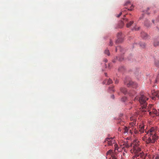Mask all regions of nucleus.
<instances>
[{
	"mask_svg": "<svg viewBox=\"0 0 159 159\" xmlns=\"http://www.w3.org/2000/svg\"><path fill=\"white\" fill-rule=\"evenodd\" d=\"M135 119V118L134 117H130V120L131 121H132V120L134 121Z\"/></svg>",
	"mask_w": 159,
	"mask_h": 159,
	"instance_id": "obj_31",
	"label": "nucleus"
},
{
	"mask_svg": "<svg viewBox=\"0 0 159 159\" xmlns=\"http://www.w3.org/2000/svg\"><path fill=\"white\" fill-rule=\"evenodd\" d=\"M122 69H123V70L124 69V67H120V68H119V71H122Z\"/></svg>",
	"mask_w": 159,
	"mask_h": 159,
	"instance_id": "obj_29",
	"label": "nucleus"
},
{
	"mask_svg": "<svg viewBox=\"0 0 159 159\" xmlns=\"http://www.w3.org/2000/svg\"><path fill=\"white\" fill-rule=\"evenodd\" d=\"M105 75L106 76H107V73H105Z\"/></svg>",
	"mask_w": 159,
	"mask_h": 159,
	"instance_id": "obj_45",
	"label": "nucleus"
},
{
	"mask_svg": "<svg viewBox=\"0 0 159 159\" xmlns=\"http://www.w3.org/2000/svg\"><path fill=\"white\" fill-rule=\"evenodd\" d=\"M156 132V128L154 127L151 128L148 131H145L146 134L142 138V139L148 144L154 143L158 138Z\"/></svg>",
	"mask_w": 159,
	"mask_h": 159,
	"instance_id": "obj_1",
	"label": "nucleus"
},
{
	"mask_svg": "<svg viewBox=\"0 0 159 159\" xmlns=\"http://www.w3.org/2000/svg\"><path fill=\"white\" fill-rule=\"evenodd\" d=\"M123 59V58L122 57H120V58L119 57H118V60L120 61H122Z\"/></svg>",
	"mask_w": 159,
	"mask_h": 159,
	"instance_id": "obj_32",
	"label": "nucleus"
},
{
	"mask_svg": "<svg viewBox=\"0 0 159 159\" xmlns=\"http://www.w3.org/2000/svg\"><path fill=\"white\" fill-rule=\"evenodd\" d=\"M133 143H134V144H135H135H138V143H136V142H134V143H132V144H130V145H129L130 144H126L125 145V147H126L127 148H129L130 146H131V144H133Z\"/></svg>",
	"mask_w": 159,
	"mask_h": 159,
	"instance_id": "obj_17",
	"label": "nucleus"
},
{
	"mask_svg": "<svg viewBox=\"0 0 159 159\" xmlns=\"http://www.w3.org/2000/svg\"><path fill=\"white\" fill-rule=\"evenodd\" d=\"M144 25L147 27H149L150 26V25L148 20H146L145 21Z\"/></svg>",
	"mask_w": 159,
	"mask_h": 159,
	"instance_id": "obj_19",
	"label": "nucleus"
},
{
	"mask_svg": "<svg viewBox=\"0 0 159 159\" xmlns=\"http://www.w3.org/2000/svg\"><path fill=\"white\" fill-rule=\"evenodd\" d=\"M145 126L143 125H140L139 126V131L140 132L141 134H142L144 132V131H147L145 129H144Z\"/></svg>",
	"mask_w": 159,
	"mask_h": 159,
	"instance_id": "obj_10",
	"label": "nucleus"
},
{
	"mask_svg": "<svg viewBox=\"0 0 159 159\" xmlns=\"http://www.w3.org/2000/svg\"><path fill=\"white\" fill-rule=\"evenodd\" d=\"M120 48V47H119H119H117V48H116V51H117V49H118V48Z\"/></svg>",
	"mask_w": 159,
	"mask_h": 159,
	"instance_id": "obj_37",
	"label": "nucleus"
},
{
	"mask_svg": "<svg viewBox=\"0 0 159 159\" xmlns=\"http://www.w3.org/2000/svg\"><path fill=\"white\" fill-rule=\"evenodd\" d=\"M122 33L119 32L117 35V39L116 41V43H121L123 41V39L121 36Z\"/></svg>",
	"mask_w": 159,
	"mask_h": 159,
	"instance_id": "obj_9",
	"label": "nucleus"
},
{
	"mask_svg": "<svg viewBox=\"0 0 159 159\" xmlns=\"http://www.w3.org/2000/svg\"><path fill=\"white\" fill-rule=\"evenodd\" d=\"M132 127H127L126 126H124V133L125 134H133V132L132 129H131Z\"/></svg>",
	"mask_w": 159,
	"mask_h": 159,
	"instance_id": "obj_7",
	"label": "nucleus"
},
{
	"mask_svg": "<svg viewBox=\"0 0 159 159\" xmlns=\"http://www.w3.org/2000/svg\"><path fill=\"white\" fill-rule=\"evenodd\" d=\"M113 89V87L112 88H111V90H112V91H113L114 90Z\"/></svg>",
	"mask_w": 159,
	"mask_h": 159,
	"instance_id": "obj_41",
	"label": "nucleus"
},
{
	"mask_svg": "<svg viewBox=\"0 0 159 159\" xmlns=\"http://www.w3.org/2000/svg\"><path fill=\"white\" fill-rule=\"evenodd\" d=\"M124 83L128 87L132 86L133 88H136L138 86V84L136 83H134L131 80H129L128 83H127L126 80L125 81Z\"/></svg>",
	"mask_w": 159,
	"mask_h": 159,
	"instance_id": "obj_5",
	"label": "nucleus"
},
{
	"mask_svg": "<svg viewBox=\"0 0 159 159\" xmlns=\"http://www.w3.org/2000/svg\"><path fill=\"white\" fill-rule=\"evenodd\" d=\"M133 130V132H134V134H137L139 133V132L136 129V128H135L134 129H132Z\"/></svg>",
	"mask_w": 159,
	"mask_h": 159,
	"instance_id": "obj_18",
	"label": "nucleus"
},
{
	"mask_svg": "<svg viewBox=\"0 0 159 159\" xmlns=\"http://www.w3.org/2000/svg\"><path fill=\"white\" fill-rule=\"evenodd\" d=\"M111 155V157H113L114 159H116V158L114 156L113 151L112 150H109L107 153V156Z\"/></svg>",
	"mask_w": 159,
	"mask_h": 159,
	"instance_id": "obj_11",
	"label": "nucleus"
},
{
	"mask_svg": "<svg viewBox=\"0 0 159 159\" xmlns=\"http://www.w3.org/2000/svg\"><path fill=\"white\" fill-rule=\"evenodd\" d=\"M135 92L134 90H132L129 92V94L130 96L132 97L133 96H135Z\"/></svg>",
	"mask_w": 159,
	"mask_h": 159,
	"instance_id": "obj_13",
	"label": "nucleus"
},
{
	"mask_svg": "<svg viewBox=\"0 0 159 159\" xmlns=\"http://www.w3.org/2000/svg\"><path fill=\"white\" fill-rule=\"evenodd\" d=\"M158 80H159V74H158L157 77L156 78V79L155 81V83H157Z\"/></svg>",
	"mask_w": 159,
	"mask_h": 159,
	"instance_id": "obj_28",
	"label": "nucleus"
},
{
	"mask_svg": "<svg viewBox=\"0 0 159 159\" xmlns=\"http://www.w3.org/2000/svg\"><path fill=\"white\" fill-rule=\"evenodd\" d=\"M114 95H112L111 96V97L113 98H114Z\"/></svg>",
	"mask_w": 159,
	"mask_h": 159,
	"instance_id": "obj_43",
	"label": "nucleus"
},
{
	"mask_svg": "<svg viewBox=\"0 0 159 159\" xmlns=\"http://www.w3.org/2000/svg\"><path fill=\"white\" fill-rule=\"evenodd\" d=\"M112 45H113V43H112V42L111 41V40H110V43H109V45H111V46H112Z\"/></svg>",
	"mask_w": 159,
	"mask_h": 159,
	"instance_id": "obj_34",
	"label": "nucleus"
},
{
	"mask_svg": "<svg viewBox=\"0 0 159 159\" xmlns=\"http://www.w3.org/2000/svg\"><path fill=\"white\" fill-rule=\"evenodd\" d=\"M104 61L106 62H107V59L105 60Z\"/></svg>",
	"mask_w": 159,
	"mask_h": 159,
	"instance_id": "obj_40",
	"label": "nucleus"
},
{
	"mask_svg": "<svg viewBox=\"0 0 159 159\" xmlns=\"http://www.w3.org/2000/svg\"><path fill=\"white\" fill-rule=\"evenodd\" d=\"M125 20L126 21H127V20H127V19H125Z\"/></svg>",
	"mask_w": 159,
	"mask_h": 159,
	"instance_id": "obj_47",
	"label": "nucleus"
},
{
	"mask_svg": "<svg viewBox=\"0 0 159 159\" xmlns=\"http://www.w3.org/2000/svg\"><path fill=\"white\" fill-rule=\"evenodd\" d=\"M127 9L126 8H125V9L124 10H123L122 11H125Z\"/></svg>",
	"mask_w": 159,
	"mask_h": 159,
	"instance_id": "obj_44",
	"label": "nucleus"
},
{
	"mask_svg": "<svg viewBox=\"0 0 159 159\" xmlns=\"http://www.w3.org/2000/svg\"><path fill=\"white\" fill-rule=\"evenodd\" d=\"M105 53L107 54V55L109 56L110 55V53L109 50L106 49L105 51Z\"/></svg>",
	"mask_w": 159,
	"mask_h": 159,
	"instance_id": "obj_23",
	"label": "nucleus"
},
{
	"mask_svg": "<svg viewBox=\"0 0 159 159\" xmlns=\"http://www.w3.org/2000/svg\"><path fill=\"white\" fill-rule=\"evenodd\" d=\"M130 1H129V0L127 1H126V3H125V6H127V5H128L129 4H130Z\"/></svg>",
	"mask_w": 159,
	"mask_h": 159,
	"instance_id": "obj_26",
	"label": "nucleus"
},
{
	"mask_svg": "<svg viewBox=\"0 0 159 159\" xmlns=\"http://www.w3.org/2000/svg\"><path fill=\"white\" fill-rule=\"evenodd\" d=\"M118 82H119L118 80H115V83L116 84H117L118 83Z\"/></svg>",
	"mask_w": 159,
	"mask_h": 159,
	"instance_id": "obj_35",
	"label": "nucleus"
},
{
	"mask_svg": "<svg viewBox=\"0 0 159 159\" xmlns=\"http://www.w3.org/2000/svg\"><path fill=\"white\" fill-rule=\"evenodd\" d=\"M125 153L124 152L123 153V155L124 156H125Z\"/></svg>",
	"mask_w": 159,
	"mask_h": 159,
	"instance_id": "obj_42",
	"label": "nucleus"
},
{
	"mask_svg": "<svg viewBox=\"0 0 159 159\" xmlns=\"http://www.w3.org/2000/svg\"><path fill=\"white\" fill-rule=\"evenodd\" d=\"M130 125L131 126V127H132L131 129H134L135 128L134 126V125L136 124L135 121H134L133 122L130 123Z\"/></svg>",
	"mask_w": 159,
	"mask_h": 159,
	"instance_id": "obj_12",
	"label": "nucleus"
},
{
	"mask_svg": "<svg viewBox=\"0 0 159 159\" xmlns=\"http://www.w3.org/2000/svg\"><path fill=\"white\" fill-rule=\"evenodd\" d=\"M133 23V21H130L129 23H128L126 24V26L127 27H129Z\"/></svg>",
	"mask_w": 159,
	"mask_h": 159,
	"instance_id": "obj_20",
	"label": "nucleus"
},
{
	"mask_svg": "<svg viewBox=\"0 0 159 159\" xmlns=\"http://www.w3.org/2000/svg\"><path fill=\"white\" fill-rule=\"evenodd\" d=\"M145 159H150V158H146Z\"/></svg>",
	"mask_w": 159,
	"mask_h": 159,
	"instance_id": "obj_46",
	"label": "nucleus"
},
{
	"mask_svg": "<svg viewBox=\"0 0 159 159\" xmlns=\"http://www.w3.org/2000/svg\"><path fill=\"white\" fill-rule=\"evenodd\" d=\"M105 143L108 146H111L115 143V140L112 138H107L105 141Z\"/></svg>",
	"mask_w": 159,
	"mask_h": 159,
	"instance_id": "obj_6",
	"label": "nucleus"
},
{
	"mask_svg": "<svg viewBox=\"0 0 159 159\" xmlns=\"http://www.w3.org/2000/svg\"><path fill=\"white\" fill-rule=\"evenodd\" d=\"M136 99V100H137V99H138V98H137L136 97L135 98H134V100L135 101V100Z\"/></svg>",
	"mask_w": 159,
	"mask_h": 159,
	"instance_id": "obj_39",
	"label": "nucleus"
},
{
	"mask_svg": "<svg viewBox=\"0 0 159 159\" xmlns=\"http://www.w3.org/2000/svg\"><path fill=\"white\" fill-rule=\"evenodd\" d=\"M126 99L127 98L126 97H123L121 98V101L123 102H125L126 100Z\"/></svg>",
	"mask_w": 159,
	"mask_h": 159,
	"instance_id": "obj_27",
	"label": "nucleus"
},
{
	"mask_svg": "<svg viewBox=\"0 0 159 159\" xmlns=\"http://www.w3.org/2000/svg\"><path fill=\"white\" fill-rule=\"evenodd\" d=\"M152 22L153 23H154V20H152Z\"/></svg>",
	"mask_w": 159,
	"mask_h": 159,
	"instance_id": "obj_48",
	"label": "nucleus"
},
{
	"mask_svg": "<svg viewBox=\"0 0 159 159\" xmlns=\"http://www.w3.org/2000/svg\"><path fill=\"white\" fill-rule=\"evenodd\" d=\"M120 91L121 92L123 93L124 94H126L127 93V91L125 88H122L120 89Z\"/></svg>",
	"mask_w": 159,
	"mask_h": 159,
	"instance_id": "obj_14",
	"label": "nucleus"
},
{
	"mask_svg": "<svg viewBox=\"0 0 159 159\" xmlns=\"http://www.w3.org/2000/svg\"><path fill=\"white\" fill-rule=\"evenodd\" d=\"M140 29V27H137V26H136V27H135L133 29H132V30H134L135 31H137V30H138Z\"/></svg>",
	"mask_w": 159,
	"mask_h": 159,
	"instance_id": "obj_24",
	"label": "nucleus"
},
{
	"mask_svg": "<svg viewBox=\"0 0 159 159\" xmlns=\"http://www.w3.org/2000/svg\"><path fill=\"white\" fill-rule=\"evenodd\" d=\"M139 45L142 48H144L146 45L144 43H140Z\"/></svg>",
	"mask_w": 159,
	"mask_h": 159,
	"instance_id": "obj_22",
	"label": "nucleus"
},
{
	"mask_svg": "<svg viewBox=\"0 0 159 159\" xmlns=\"http://www.w3.org/2000/svg\"><path fill=\"white\" fill-rule=\"evenodd\" d=\"M152 105H150L147 111L149 112V115L152 117L159 116V110L157 111L154 108Z\"/></svg>",
	"mask_w": 159,
	"mask_h": 159,
	"instance_id": "obj_3",
	"label": "nucleus"
},
{
	"mask_svg": "<svg viewBox=\"0 0 159 159\" xmlns=\"http://www.w3.org/2000/svg\"><path fill=\"white\" fill-rule=\"evenodd\" d=\"M131 146L133 147V152L135 154V157H140L142 159H145L147 158V155L143 152H140L141 149L139 147L138 144L133 143L131 145Z\"/></svg>",
	"mask_w": 159,
	"mask_h": 159,
	"instance_id": "obj_2",
	"label": "nucleus"
},
{
	"mask_svg": "<svg viewBox=\"0 0 159 159\" xmlns=\"http://www.w3.org/2000/svg\"><path fill=\"white\" fill-rule=\"evenodd\" d=\"M112 83V80L110 79L108 80H107V84L109 85L111 84Z\"/></svg>",
	"mask_w": 159,
	"mask_h": 159,
	"instance_id": "obj_21",
	"label": "nucleus"
},
{
	"mask_svg": "<svg viewBox=\"0 0 159 159\" xmlns=\"http://www.w3.org/2000/svg\"><path fill=\"white\" fill-rule=\"evenodd\" d=\"M141 35L142 38L145 39L146 38L148 35L146 33L143 32L141 33Z\"/></svg>",
	"mask_w": 159,
	"mask_h": 159,
	"instance_id": "obj_15",
	"label": "nucleus"
},
{
	"mask_svg": "<svg viewBox=\"0 0 159 159\" xmlns=\"http://www.w3.org/2000/svg\"><path fill=\"white\" fill-rule=\"evenodd\" d=\"M155 64L157 66H159V61H156L155 62Z\"/></svg>",
	"mask_w": 159,
	"mask_h": 159,
	"instance_id": "obj_25",
	"label": "nucleus"
},
{
	"mask_svg": "<svg viewBox=\"0 0 159 159\" xmlns=\"http://www.w3.org/2000/svg\"><path fill=\"white\" fill-rule=\"evenodd\" d=\"M148 99V98H146L144 95H141L139 98V101L140 103L141 107L143 109L146 108L147 103L146 101Z\"/></svg>",
	"mask_w": 159,
	"mask_h": 159,
	"instance_id": "obj_4",
	"label": "nucleus"
},
{
	"mask_svg": "<svg viewBox=\"0 0 159 159\" xmlns=\"http://www.w3.org/2000/svg\"><path fill=\"white\" fill-rule=\"evenodd\" d=\"M118 131H121V129L120 128H119L118 129Z\"/></svg>",
	"mask_w": 159,
	"mask_h": 159,
	"instance_id": "obj_38",
	"label": "nucleus"
},
{
	"mask_svg": "<svg viewBox=\"0 0 159 159\" xmlns=\"http://www.w3.org/2000/svg\"><path fill=\"white\" fill-rule=\"evenodd\" d=\"M152 99L153 100H155L156 98H159V92L158 91L153 90L152 91Z\"/></svg>",
	"mask_w": 159,
	"mask_h": 159,
	"instance_id": "obj_8",
	"label": "nucleus"
},
{
	"mask_svg": "<svg viewBox=\"0 0 159 159\" xmlns=\"http://www.w3.org/2000/svg\"><path fill=\"white\" fill-rule=\"evenodd\" d=\"M121 14H122V12H121L119 13V15L116 16V17H119L121 16Z\"/></svg>",
	"mask_w": 159,
	"mask_h": 159,
	"instance_id": "obj_33",
	"label": "nucleus"
},
{
	"mask_svg": "<svg viewBox=\"0 0 159 159\" xmlns=\"http://www.w3.org/2000/svg\"><path fill=\"white\" fill-rule=\"evenodd\" d=\"M132 150H131V152H132Z\"/></svg>",
	"mask_w": 159,
	"mask_h": 159,
	"instance_id": "obj_49",
	"label": "nucleus"
},
{
	"mask_svg": "<svg viewBox=\"0 0 159 159\" xmlns=\"http://www.w3.org/2000/svg\"><path fill=\"white\" fill-rule=\"evenodd\" d=\"M133 7H134V6H133V5H131V6L130 7V8L129 9H128V10H129V11H132L133 8Z\"/></svg>",
	"mask_w": 159,
	"mask_h": 159,
	"instance_id": "obj_30",
	"label": "nucleus"
},
{
	"mask_svg": "<svg viewBox=\"0 0 159 159\" xmlns=\"http://www.w3.org/2000/svg\"><path fill=\"white\" fill-rule=\"evenodd\" d=\"M159 44V41L158 40H154V45L155 46H158Z\"/></svg>",
	"mask_w": 159,
	"mask_h": 159,
	"instance_id": "obj_16",
	"label": "nucleus"
},
{
	"mask_svg": "<svg viewBox=\"0 0 159 159\" xmlns=\"http://www.w3.org/2000/svg\"><path fill=\"white\" fill-rule=\"evenodd\" d=\"M155 159H159V157L158 156H156L155 157Z\"/></svg>",
	"mask_w": 159,
	"mask_h": 159,
	"instance_id": "obj_36",
	"label": "nucleus"
}]
</instances>
